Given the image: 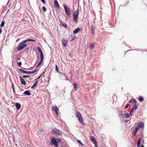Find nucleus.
Segmentation results:
<instances>
[{"instance_id": "obj_38", "label": "nucleus", "mask_w": 147, "mask_h": 147, "mask_svg": "<svg viewBox=\"0 0 147 147\" xmlns=\"http://www.w3.org/2000/svg\"><path fill=\"white\" fill-rule=\"evenodd\" d=\"M30 76L29 75H24L22 76V77L23 78H29Z\"/></svg>"}, {"instance_id": "obj_34", "label": "nucleus", "mask_w": 147, "mask_h": 147, "mask_svg": "<svg viewBox=\"0 0 147 147\" xmlns=\"http://www.w3.org/2000/svg\"><path fill=\"white\" fill-rule=\"evenodd\" d=\"M117 111L118 113V116H119V115L120 113L121 114V113H123V111L122 110L119 111L118 110H117Z\"/></svg>"}, {"instance_id": "obj_52", "label": "nucleus", "mask_w": 147, "mask_h": 147, "mask_svg": "<svg viewBox=\"0 0 147 147\" xmlns=\"http://www.w3.org/2000/svg\"><path fill=\"white\" fill-rule=\"evenodd\" d=\"M142 135H143V134H142V133H141L139 134L138 136H142Z\"/></svg>"}, {"instance_id": "obj_62", "label": "nucleus", "mask_w": 147, "mask_h": 147, "mask_svg": "<svg viewBox=\"0 0 147 147\" xmlns=\"http://www.w3.org/2000/svg\"><path fill=\"white\" fill-rule=\"evenodd\" d=\"M8 3H9V1H8V2H7V5L8 4Z\"/></svg>"}, {"instance_id": "obj_30", "label": "nucleus", "mask_w": 147, "mask_h": 147, "mask_svg": "<svg viewBox=\"0 0 147 147\" xmlns=\"http://www.w3.org/2000/svg\"><path fill=\"white\" fill-rule=\"evenodd\" d=\"M73 85L74 86V89L76 90V89H77V87H78V85H77V84H76V83H73Z\"/></svg>"}, {"instance_id": "obj_29", "label": "nucleus", "mask_w": 147, "mask_h": 147, "mask_svg": "<svg viewBox=\"0 0 147 147\" xmlns=\"http://www.w3.org/2000/svg\"><path fill=\"white\" fill-rule=\"evenodd\" d=\"M5 24V22L4 21H2L1 22V24L0 25V27H4Z\"/></svg>"}, {"instance_id": "obj_4", "label": "nucleus", "mask_w": 147, "mask_h": 147, "mask_svg": "<svg viewBox=\"0 0 147 147\" xmlns=\"http://www.w3.org/2000/svg\"><path fill=\"white\" fill-rule=\"evenodd\" d=\"M51 133L53 134H55L57 136H60L62 134V132L60 130L55 127L53 129Z\"/></svg>"}, {"instance_id": "obj_54", "label": "nucleus", "mask_w": 147, "mask_h": 147, "mask_svg": "<svg viewBox=\"0 0 147 147\" xmlns=\"http://www.w3.org/2000/svg\"><path fill=\"white\" fill-rule=\"evenodd\" d=\"M17 60H20V58H18L17 59Z\"/></svg>"}, {"instance_id": "obj_51", "label": "nucleus", "mask_w": 147, "mask_h": 147, "mask_svg": "<svg viewBox=\"0 0 147 147\" xmlns=\"http://www.w3.org/2000/svg\"><path fill=\"white\" fill-rule=\"evenodd\" d=\"M129 120H125V122L126 123H127L129 121Z\"/></svg>"}, {"instance_id": "obj_47", "label": "nucleus", "mask_w": 147, "mask_h": 147, "mask_svg": "<svg viewBox=\"0 0 147 147\" xmlns=\"http://www.w3.org/2000/svg\"><path fill=\"white\" fill-rule=\"evenodd\" d=\"M132 112H131V111H130L129 114V115H130V116H131L133 115V114L132 113Z\"/></svg>"}, {"instance_id": "obj_12", "label": "nucleus", "mask_w": 147, "mask_h": 147, "mask_svg": "<svg viewBox=\"0 0 147 147\" xmlns=\"http://www.w3.org/2000/svg\"><path fill=\"white\" fill-rule=\"evenodd\" d=\"M52 109L53 110H54L55 114H56V115H58V111H59V110L58 108H57L56 106H55V107L54 106H53V107Z\"/></svg>"}, {"instance_id": "obj_17", "label": "nucleus", "mask_w": 147, "mask_h": 147, "mask_svg": "<svg viewBox=\"0 0 147 147\" xmlns=\"http://www.w3.org/2000/svg\"><path fill=\"white\" fill-rule=\"evenodd\" d=\"M142 138L140 137L139 138L138 140V141L137 142V147H140V146L141 144V142L142 140Z\"/></svg>"}, {"instance_id": "obj_58", "label": "nucleus", "mask_w": 147, "mask_h": 147, "mask_svg": "<svg viewBox=\"0 0 147 147\" xmlns=\"http://www.w3.org/2000/svg\"><path fill=\"white\" fill-rule=\"evenodd\" d=\"M140 147H144V146L143 145H141Z\"/></svg>"}, {"instance_id": "obj_56", "label": "nucleus", "mask_w": 147, "mask_h": 147, "mask_svg": "<svg viewBox=\"0 0 147 147\" xmlns=\"http://www.w3.org/2000/svg\"><path fill=\"white\" fill-rule=\"evenodd\" d=\"M30 74H33L34 73H33V71H30Z\"/></svg>"}, {"instance_id": "obj_24", "label": "nucleus", "mask_w": 147, "mask_h": 147, "mask_svg": "<svg viewBox=\"0 0 147 147\" xmlns=\"http://www.w3.org/2000/svg\"><path fill=\"white\" fill-rule=\"evenodd\" d=\"M20 71V72H21L23 73H24L25 74H26V71L22 69H18Z\"/></svg>"}, {"instance_id": "obj_39", "label": "nucleus", "mask_w": 147, "mask_h": 147, "mask_svg": "<svg viewBox=\"0 0 147 147\" xmlns=\"http://www.w3.org/2000/svg\"><path fill=\"white\" fill-rule=\"evenodd\" d=\"M11 87L13 89V90L15 89H14V85L13 84V83L11 81Z\"/></svg>"}, {"instance_id": "obj_31", "label": "nucleus", "mask_w": 147, "mask_h": 147, "mask_svg": "<svg viewBox=\"0 0 147 147\" xmlns=\"http://www.w3.org/2000/svg\"><path fill=\"white\" fill-rule=\"evenodd\" d=\"M77 141L78 142V143L80 145H82V146H84V144H83L81 142L80 140H79L78 139L77 140Z\"/></svg>"}, {"instance_id": "obj_23", "label": "nucleus", "mask_w": 147, "mask_h": 147, "mask_svg": "<svg viewBox=\"0 0 147 147\" xmlns=\"http://www.w3.org/2000/svg\"><path fill=\"white\" fill-rule=\"evenodd\" d=\"M24 40L26 42L28 41L35 42L36 41L35 40L32 39H28Z\"/></svg>"}, {"instance_id": "obj_44", "label": "nucleus", "mask_w": 147, "mask_h": 147, "mask_svg": "<svg viewBox=\"0 0 147 147\" xmlns=\"http://www.w3.org/2000/svg\"><path fill=\"white\" fill-rule=\"evenodd\" d=\"M95 145V147H98L97 142L94 144Z\"/></svg>"}, {"instance_id": "obj_11", "label": "nucleus", "mask_w": 147, "mask_h": 147, "mask_svg": "<svg viewBox=\"0 0 147 147\" xmlns=\"http://www.w3.org/2000/svg\"><path fill=\"white\" fill-rule=\"evenodd\" d=\"M144 126V123L142 122H141L138 123V127H138V128H143Z\"/></svg>"}, {"instance_id": "obj_60", "label": "nucleus", "mask_w": 147, "mask_h": 147, "mask_svg": "<svg viewBox=\"0 0 147 147\" xmlns=\"http://www.w3.org/2000/svg\"><path fill=\"white\" fill-rule=\"evenodd\" d=\"M65 80H67V78L65 79Z\"/></svg>"}, {"instance_id": "obj_46", "label": "nucleus", "mask_w": 147, "mask_h": 147, "mask_svg": "<svg viewBox=\"0 0 147 147\" xmlns=\"http://www.w3.org/2000/svg\"><path fill=\"white\" fill-rule=\"evenodd\" d=\"M42 76L40 74V76L37 78L36 79V80H37L38 79H39Z\"/></svg>"}, {"instance_id": "obj_18", "label": "nucleus", "mask_w": 147, "mask_h": 147, "mask_svg": "<svg viewBox=\"0 0 147 147\" xmlns=\"http://www.w3.org/2000/svg\"><path fill=\"white\" fill-rule=\"evenodd\" d=\"M15 106L16 108V109L17 110H19L20 108L21 105L20 103L17 102L15 104Z\"/></svg>"}, {"instance_id": "obj_50", "label": "nucleus", "mask_w": 147, "mask_h": 147, "mask_svg": "<svg viewBox=\"0 0 147 147\" xmlns=\"http://www.w3.org/2000/svg\"><path fill=\"white\" fill-rule=\"evenodd\" d=\"M26 74H30V71H27Z\"/></svg>"}, {"instance_id": "obj_16", "label": "nucleus", "mask_w": 147, "mask_h": 147, "mask_svg": "<svg viewBox=\"0 0 147 147\" xmlns=\"http://www.w3.org/2000/svg\"><path fill=\"white\" fill-rule=\"evenodd\" d=\"M23 94L28 96H30L31 94L30 91L28 90H26L25 91Z\"/></svg>"}, {"instance_id": "obj_19", "label": "nucleus", "mask_w": 147, "mask_h": 147, "mask_svg": "<svg viewBox=\"0 0 147 147\" xmlns=\"http://www.w3.org/2000/svg\"><path fill=\"white\" fill-rule=\"evenodd\" d=\"M138 129H139L138 127H136L135 128L134 131V133L133 134V137L134 136H135L136 135V134L137 133V132Z\"/></svg>"}, {"instance_id": "obj_2", "label": "nucleus", "mask_w": 147, "mask_h": 147, "mask_svg": "<svg viewBox=\"0 0 147 147\" xmlns=\"http://www.w3.org/2000/svg\"><path fill=\"white\" fill-rule=\"evenodd\" d=\"M79 13V12L78 9L74 11L73 13V20L76 23L78 22V18Z\"/></svg>"}, {"instance_id": "obj_49", "label": "nucleus", "mask_w": 147, "mask_h": 147, "mask_svg": "<svg viewBox=\"0 0 147 147\" xmlns=\"http://www.w3.org/2000/svg\"><path fill=\"white\" fill-rule=\"evenodd\" d=\"M37 70H38L37 69H36L35 70L33 71V73H35L36 72Z\"/></svg>"}, {"instance_id": "obj_1", "label": "nucleus", "mask_w": 147, "mask_h": 147, "mask_svg": "<svg viewBox=\"0 0 147 147\" xmlns=\"http://www.w3.org/2000/svg\"><path fill=\"white\" fill-rule=\"evenodd\" d=\"M50 140L51 142L50 144L54 145L55 147H58V144L61 142H62L64 143H66V140L63 138L61 139L58 138H55L53 137L51 138Z\"/></svg>"}, {"instance_id": "obj_7", "label": "nucleus", "mask_w": 147, "mask_h": 147, "mask_svg": "<svg viewBox=\"0 0 147 147\" xmlns=\"http://www.w3.org/2000/svg\"><path fill=\"white\" fill-rule=\"evenodd\" d=\"M129 117L130 115H129V114L128 113H125L124 114H123L122 113H121V114L119 113V117H122L124 118H128Z\"/></svg>"}, {"instance_id": "obj_33", "label": "nucleus", "mask_w": 147, "mask_h": 147, "mask_svg": "<svg viewBox=\"0 0 147 147\" xmlns=\"http://www.w3.org/2000/svg\"><path fill=\"white\" fill-rule=\"evenodd\" d=\"M42 10L44 12L46 11L47 10V9L45 6H43L42 7Z\"/></svg>"}, {"instance_id": "obj_3", "label": "nucleus", "mask_w": 147, "mask_h": 147, "mask_svg": "<svg viewBox=\"0 0 147 147\" xmlns=\"http://www.w3.org/2000/svg\"><path fill=\"white\" fill-rule=\"evenodd\" d=\"M26 43V42L24 40L20 43L17 48V50L18 51H20L26 47L27 45V44Z\"/></svg>"}, {"instance_id": "obj_22", "label": "nucleus", "mask_w": 147, "mask_h": 147, "mask_svg": "<svg viewBox=\"0 0 147 147\" xmlns=\"http://www.w3.org/2000/svg\"><path fill=\"white\" fill-rule=\"evenodd\" d=\"M38 80H36V81L34 83L33 85L31 87V88L32 89H33L35 88L36 86L38 85Z\"/></svg>"}, {"instance_id": "obj_15", "label": "nucleus", "mask_w": 147, "mask_h": 147, "mask_svg": "<svg viewBox=\"0 0 147 147\" xmlns=\"http://www.w3.org/2000/svg\"><path fill=\"white\" fill-rule=\"evenodd\" d=\"M54 4L55 7L57 8H59L60 6L57 0H54Z\"/></svg>"}, {"instance_id": "obj_36", "label": "nucleus", "mask_w": 147, "mask_h": 147, "mask_svg": "<svg viewBox=\"0 0 147 147\" xmlns=\"http://www.w3.org/2000/svg\"><path fill=\"white\" fill-rule=\"evenodd\" d=\"M55 70L57 72H58L59 68L56 64L55 65Z\"/></svg>"}, {"instance_id": "obj_64", "label": "nucleus", "mask_w": 147, "mask_h": 147, "mask_svg": "<svg viewBox=\"0 0 147 147\" xmlns=\"http://www.w3.org/2000/svg\"><path fill=\"white\" fill-rule=\"evenodd\" d=\"M61 147H63V146H61Z\"/></svg>"}, {"instance_id": "obj_13", "label": "nucleus", "mask_w": 147, "mask_h": 147, "mask_svg": "<svg viewBox=\"0 0 147 147\" xmlns=\"http://www.w3.org/2000/svg\"><path fill=\"white\" fill-rule=\"evenodd\" d=\"M80 30V28L78 27L75 29L73 32L74 34H76L78 33Z\"/></svg>"}, {"instance_id": "obj_25", "label": "nucleus", "mask_w": 147, "mask_h": 147, "mask_svg": "<svg viewBox=\"0 0 147 147\" xmlns=\"http://www.w3.org/2000/svg\"><path fill=\"white\" fill-rule=\"evenodd\" d=\"M37 49L38 51L40 53V54H41L43 53L42 50L39 47H38L37 48Z\"/></svg>"}, {"instance_id": "obj_28", "label": "nucleus", "mask_w": 147, "mask_h": 147, "mask_svg": "<svg viewBox=\"0 0 147 147\" xmlns=\"http://www.w3.org/2000/svg\"><path fill=\"white\" fill-rule=\"evenodd\" d=\"M138 100L140 102H142L144 100V98L142 96H140Z\"/></svg>"}, {"instance_id": "obj_10", "label": "nucleus", "mask_w": 147, "mask_h": 147, "mask_svg": "<svg viewBox=\"0 0 147 147\" xmlns=\"http://www.w3.org/2000/svg\"><path fill=\"white\" fill-rule=\"evenodd\" d=\"M19 78L21 84L24 85H25L26 84V82L22 78L21 76L19 77Z\"/></svg>"}, {"instance_id": "obj_61", "label": "nucleus", "mask_w": 147, "mask_h": 147, "mask_svg": "<svg viewBox=\"0 0 147 147\" xmlns=\"http://www.w3.org/2000/svg\"><path fill=\"white\" fill-rule=\"evenodd\" d=\"M129 50L127 51H130V50Z\"/></svg>"}, {"instance_id": "obj_57", "label": "nucleus", "mask_w": 147, "mask_h": 147, "mask_svg": "<svg viewBox=\"0 0 147 147\" xmlns=\"http://www.w3.org/2000/svg\"><path fill=\"white\" fill-rule=\"evenodd\" d=\"M13 92L14 94H15V89L13 90Z\"/></svg>"}, {"instance_id": "obj_43", "label": "nucleus", "mask_w": 147, "mask_h": 147, "mask_svg": "<svg viewBox=\"0 0 147 147\" xmlns=\"http://www.w3.org/2000/svg\"><path fill=\"white\" fill-rule=\"evenodd\" d=\"M75 38V37H73L71 38L70 39V41H73L74 39Z\"/></svg>"}, {"instance_id": "obj_55", "label": "nucleus", "mask_w": 147, "mask_h": 147, "mask_svg": "<svg viewBox=\"0 0 147 147\" xmlns=\"http://www.w3.org/2000/svg\"><path fill=\"white\" fill-rule=\"evenodd\" d=\"M2 32V29H0V34Z\"/></svg>"}, {"instance_id": "obj_6", "label": "nucleus", "mask_w": 147, "mask_h": 147, "mask_svg": "<svg viewBox=\"0 0 147 147\" xmlns=\"http://www.w3.org/2000/svg\"><path fill=\"white\" fill-rule=\"evenodd\" d=\"M65 13L66 15L69 16L71 15L70 11L69 10V8L67 7V5L64 4L63 5Z\"/></svg>"}, {"instance_id": "obj_40", "label": "nucleus", "mask_w": 147, "mask_h": 147, "mask_svg": "<svg viewBox=\"0 0 147 147\" xmlns=\"http://www.w3.org/2000/svg\"><path fill=\"white\" fill-rule=\"evenodd\" d=\"M129 105H130L129 104H127L125 106V109H127V108L129 106Z\"/></svg>"}, {"instance_id": "obj_41", "label": "nucleus", "mask_w": 147, "mask_h": 147, "mask_svg": "<svg viewBox=\"0 0 147 147\" xmlns=\"http://www.w3.org/2000/svg\"><path fill=\"white\" fill-rule=\"evenodd\" d=\"M91 30L92 31V35H94V32L93 29L92 28V26H91Z\"/></svg>"}, {"instance_id": "obj_45", "label": "nucleus", "mask_w": 147, "mask_h": 147, "mask_svg": "<svg viewBox=\"0 0 147 147\" xmlns=\"http://www.w3.org/2000/svg\"><path fill=\"white\" fill-rule=\"evenodd\" d=\"M43 3V4H45L46 3V1L45 0H40Z\"/></svg>"}, {"instance_id": "obj_5", "label": "nucleus", "mask_w": 147, "mask_h": 147, "mask_svg": "<svg viewBox=\"0 0 147 147\" xmlns=\"http://www.w3.org/2000/svg\"><path fill=\"white\" fill-rule=\"evenodd\" d=\"M76 116L79 122L82 124H84L83 120L80 113L79 112H76Z\"/></svg>"}, {"instance_id": "obj_21", "label": "nucleus", "mask_w": 147, "mask_h": 147, "mask_svg": "<svg viewBox=\"0 0 147 147\" xmlns=\"http://www.w3.org/2000/svg\"><path fill=\"white\" fill-rule=\"evenodd\" d=\"M90 139L91 140L93 144L97 142L96 139L93 136H91V137Z\"/></svg>"}, {"instance_id": "obj_53", "label": "nucleus", "mask_w": 147, "mask_h": 147, "mask_svg": "<svg viewBox=\"0 0 147 147\" xmlns=\"http://www.w3.org/2000/svg\"><path fill=\"white\" fill-rule=\"evenodd\" d=\"M20 38H18V39H17V40H16V42H17L18 41L20 40Z\"/></svg>"}, {"instance_id": "obj_35", "label": "nucleus", "mask_w": 147, "mask_h": 147, "mask_svg": "<svg viewBox=\"0 0 147 147\" xmlns=\"http://www.w3.org/2000/svg\"><path fill=\"white\" fill-rule=\"evenodd\" d=\"M132 50H135L138 51H143V50L142 49H136Z\"/></svg>"}, {"instance_id": "obj_20", "label": "nucleus", "mask_w": 147, "mask_h": 147, "mask_svg": "<svg viewBox=\"0 0 147 147\" xmlns=\"http://www.w3.org/2000/svg\"><path fill=\"white\" fill-rule=\"evenodd\" d=\"M129 103H134L135 104H137L136 100L134 99H132L130 100L129 101Z\"/></svg>"}, {"instance_id": "obj_63", "label": "nucleus", "mask_w": 147, "mask_h": 147, "mask_svg": "<svg viewBox=\"0 0 147 147\" xmlns=\"http://www.w3.org/2000/svg\"><path fill=\"white\" fill-rule=\"evenodd\" d=\"M122 6L121 5H120V6H119V7H120L121 6Z\"/></svg>"}, {"instance_id": "obj_9", "label": "nucleus", "mask_w": 147, "mask_h": 147, "mask_svg": "<svg viewBox=\"0 0 147 147\" xmlns=\"http://www.w3.org/2000/svg\"><path fill=\"white\" fill-rule=\"evenodd\" d=\"M59 21L60 23H61V25L64 27L65 28H67V24L65 23L63 20H62L61 19H59Z\"/></svg>"}, {"instance_id": "obj_32", "label": "nucleus", "mask_w": 147, "mask_h": 147, "mask_svg": "<svg viewBox=\"0 0 147 147\" xmlns=\"http://www.w3.org/2000/svg\"><path fill=\"white\" fill-rule=\"evenodd\" d=\"M42 62V61H40L38 64L36 65V67H39L41 64Z\"/></svg>"}, {"instance_id": "obj_14", "label": "nucleus", "mask_w": 147, "mask_h": 147, "mask_svg": "<svg viewBox=\"0 0 147 147\" xmlns=\"http://www.w3.org/2000/svg\"><path fill=\"white\" fill-rule=\"evenodd\" d=\"M138 107V105L136 104H134V106L133 107H132L130 111L131 112L133 111V110H136L137 109Z\"/></svg>"}, {"instance_id": "obj_59", "label": "nucleus", "mask_w": 147, "mask_h": 147, "mask_svg": "<svg viewBox=\"0 0 147 147\" xmlns=\"http://www.w3.org/2000/svg\"><path fill=\"white\" fill-rule=\"evenodd\" d=\"M69 37H72V35H70L69 36Z\"/></svg>"}, {"instance_id": "obj_48", "label": "nucleus", "mask_w": 147, "mask_h": 147, "mask_svg": "<svg viewBox=\"0 0 147 147\" xmlns=\"http://www.w3.org/2000/svg\"><path fill=\"white\" fill-rule=\"evenodd\" d=\"M45 71H46V69H45L44 71H43L42 72V73L41 74L42 76V75L45 74Z\"/></svg>"}, {"instance_id": "obj_37", "label": "nucleus", "mask_w": 147, "mask_h": 147, "mask_svg": "<svg viewBox=\"0 0 147 147\" xmlns=\"http://www.w3.org/2000/svg\"><path fill=\"white\" fill-rule=\"evenodd\" d=\"M34 66H32V67H30V68H28V69H27L26 68H24V67H22V68L24 69H31L32 68H33V67Z\"/></svg>"}, {"instance_id": "obj_26", "label": "nucleus", "mask_w": 147, "mask_h": 147, "mask_svg": "<svg viewBox=\"0 0 147 147\" xmlns=\"http://www.w3.org/2000/svg\"><path fill=\"white\" fill-rule=\"evenodd\" d=\"M40 54V61H43L44 58V55L43 53Z\"/></svg>"}, {"instance_id": "obj_27", "label": "nucleus", "mask_w": 147, "mask_h": 147, "mask_svg": "<svg viewBox=\"0 0 147 147\" xmlns=\"http://www.w3.org/2000/svg\"><path fill=\"white\" fill-rule=\"evenodd\" d=\"M94 46V43H92L90 44V46H89V48L90 49H92Z\"/></svg>"}, {"instance_id": "obj_42", "label": "nucleus", "mask_w": 147, "mask_h": 147, "mask_svg": "<svg viewBox=\"0 0 147 147\" xmlns=\"http://www.w3.org/2000/svg\"><path fill=\"white\" fill-rule=\"evenodd\" d=\"M22 65V62L21 61H20L18 63V65L19 66H21Z\"/></svg>"}, {"instance_id": "obj_8", "label": "nucleus", "mask_w": 147, "mask_h": 147, "mask_svg": "<svg viewBox=\"0 0 147 147\" xmlns=\"http://www.w3.org/2000/svg\"><path fill=\"white\" fill-rule=\"evenodd\" d=\"M61 41L62 42V45L64 47L66 46L68 40L67 39L65 40L64 38H63L61 40Z\"/></svg>"}]
</instances>
